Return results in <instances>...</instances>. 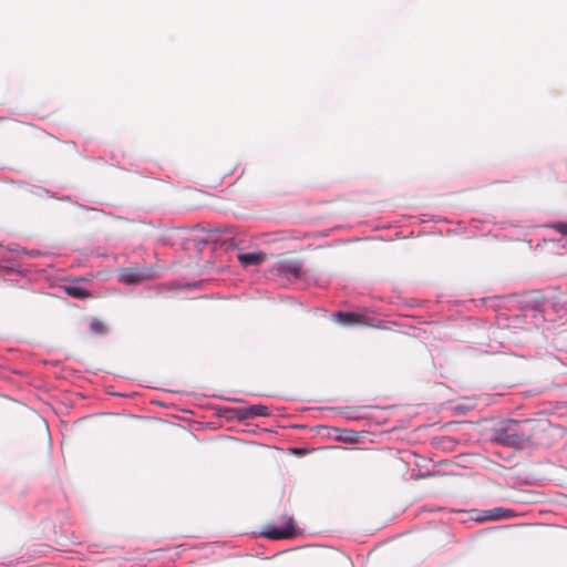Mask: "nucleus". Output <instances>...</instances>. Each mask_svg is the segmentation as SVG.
Segmentation results:
<instances>
[{
    "label": "nucleus",
    "mask_w": 567,
    "mask_h": 567,
    "mask_svg": "<svg viewBox=\"0 0 567 567\" xmlns=\"http://www.w3.org/2000/svg\"><path fill=\"white\" fill-rule=\"evenodd\" d=\"M528 423V420H506L493 430L492 441L504 446L523 449L529 440V433L525 430Z\"/></svg>",
    "instance_id": "f257e3e1"
},
{
    "label": "nucleus",
    "mask_w": 567,
    "mask_h": 567,
    "mask_svg": "<svg viewBox=\"0 0 567 567\" xmlns=\"http://www.w3.org/2000/svg\"><path fill=\"white\" fill-rule=\"evenodd\" d=\"M269 271L272 276L287 280L308 279V271L303 270L301 264L297 260H279Z\"/></svg>",
    "instance_id": "f03ea898"
},
{
    "label": "nucleus",
    "mask_w": 567,
    "mask_h": 567,
    "mask_svg": "<svg viewBox=\"0 0 567 567\" xmlns=\"http://www.w3.org/2000/svg\"><path fill=\"white\" fill-rule=\"evenodd\" d=\"M297 534L298 532L293 525L292 517H289L287 523L282 526L267 525L265 529L261 532L262 536L275 540L292 538Z\"/></svg>",
    "instance_id": "7ed1b4c3"
},
{
    "label": "nucleus",
    "mask_w": 567,
    "mask_h": 567,
    "mask_svg": "<svg viewBox=\"0 0 567 567\" xmlns=\"http://www.w3.org/2000/svg\"><path fill=\"white\" fill-rule=\"evenodd\" d=\"M152 276L151 270L138 267L123 268L118 271V281L125 285L138 284Z\"/></svg>",
    "instance_id": "20e7f679"
},
{
    "label": "nucleus",
    "mask_w": 567,
    "mask_h": 567,
    "mask_svg": "<svg viewBox=\"0 0 567 567\" xmlns=\"http://www.w3.org/2000/svg\"><path fill=\"white\" fill-rule=\"evenodd\" d=\"M231 412L235 414V417L238 420H245L249 417L256 416H268L269 408L262 404H252L248 406H243L238 409H233Z\"/></svg>",
    "instance_id": "39448f33"
},
{
    "label": "nucleus",
    "mask_w": 567,
    "mask_h": 567,
    "mask_svg": "<svg viewBox=\"0 0 567 567\" xmlns=\"http://www.w3.org/2000/svg\"><path fill=\"white\" fill-rule=\"evenodd\" d=\"M237 258L243 267L258 266L265 260L266 254L262 251L245 252L239 254Z\"/></svg>",
    "instance_id": "423d86ee"
},
{
    "label": "nucleus",
    "mask_w": 567,
    "mask_h": 567,
    "mask_svg": "<svg viewBox=\"0 0 567 567\" xmlns=\"http://www.w3.org/2000/svg\"><path fill=\"white\" fill-rule=\"evenodd\" d=\"M334 320L344 326H352L360 322V316L353 312L337 311L332 315Z\"/></svg>",
    "instance_id": "0eeeda50"
},
{
    "label": "nucleus",
    "mask_w": 567,
    "mask_h": 567,
    "mask_svg": "<svg viewBox=\"0 0 567 567\" xmlns=\"http://www.w3.org/2000/svg\"><path fill=\"white\" fill-rule=\"evenodd\" d=\"M486 515L489 520H499L505 518H511L515 516V512L509 508H503V507H495L492 509H486Z\"/></svg>",
    "instance_id": "6e6552de"
},
{
    "label": "nucleus",
    "mask_w": 567,
    "mask_h": 567,
    "mask_svg": "<svg viewBox=\"0 0 567 567\" xmlns=\"http://www.w3.org/2000/svg\"><path fill=\"white\" fill-rule=\"evenodd\" d=\"M551 305L556 311H567V291L555 292L550 297Z\"/></svg>",
    "instance_id": "1a4fd4ad"
},
{
    "label": "nucleus",
    "mask_w": 567,
    "mask_h": 567,
    "mask_svg": "<svg viewBox=\"0 0 567 567\" xmlns=\"http://www.w3.org/2000/svg\"><path fill=\"white\" fill-rule=\"evenodd\" d=\"M90 330L95 334H103L106 332V326L99 319H93L90 322Z\"/></svg>",
    "instance_id": "9d476101"
},
{
    "label": "nucleus",
    "mask_w": 567,
    "mask_h": 567,
    "mask_svg": "<svg viewBox=\"0 0 567 567\" xmlns=\"http://www.w3.org/2000/svg\"><path fill=\"white\" fill-rule=\"evenodd\" d=\"M214 233H228V234L233 235V233H234V231H233V229H230V228H225V229L216 228V229H214V230H210V231L208 233L207 237H205V238H200V239H197L198 245H206V244H208L209 241L214 240V239H213V234H214Z\"/></svg>",
    "instance_id": "9b49d317"
},
{
    "label": "nucleus",
    "mask_w": 567,
    "mask_h": 567,
    "mask_svg": "<svg viewBox=\"0 0 567 567\" xmlns=\"http://www.w3.org/2000/svg\"><path fill=\"white\" fill-rule=\"evenodd\" d=\"M337 439L346 443H353L357 441V433L354 431L346 430Z\"/></svg>",
    "instance_id": "f8f14e48"
},
{
    "label": "nucleus",
    "mask_w": 567,
    "mask_h": 567,
    "mask_svg": "<svg viewBox=\"0 0 567 567\" xmlns=\"http://www.w3.org/2000/svg\"><path fill=\"white\" fill-rule=\"evenodd\" d=\"M66 292L73 297L83 298L87 296V292L80 287H68Z\"/></svg>",
    "instance_id": "ddd939ff"
},
{
    "label": "nucleus",
    "mask_w": 567,
    "mask_h": 567,
    "mask_svg": "<svg viewBox=\"0 0 567 567\" xmlns=\"http://www.w3.org/2000/svg\"><path fill=\"white\" fill-rule=\"evenodd\" d=\"M550 227L560 233L564 237H567V223H555L550 225Z\"/></svg>",
    "instance_id": "4468645a"
},
{
    "label": "nucleus",
    "mask_w": 567,
    "mask_h": 567,
    "mask_svg": "<svg viewBox=\"0 0 567 567\" xmlns=\"http://www.w3.org/2000/svg\"><path fill=\"white\" fill-rule=\"evenodd\" d=\"M486 514H487V513H486V509H484V511H477V512L475 513V516H473V519H474L475 522H478V523H482V522H485V520H489L487 517H485V515H486Z\"/></svg>",
    "instance_id": "2eb2a0df"
},
{
    "label": "nucleus",
    "mask_w": 567,
    "mask_h": 567,
    "mask_svg": "<svg viewBox=\"0 0 567 567\" xmlns=\"http://www.w3.org/2000/svg\"><path fill=\"white\" fill-rule=\"evenodd\" d=\"M223 245H226L227 247H231V248H237L238 247V241H236V239L233 238V237L225 238L224 241H223Z\"/></svg>",
    "instance_id": "dca6fc26"
},
{
    "label": "nucleus",
    "mask_w": 567,
    "mask_h": 567,
    "mask_svg": "<svg viewBox=\"0 0 567 567\" xmlns=\"http://www.w3.org/2000/svg\"><path fill=\"white\" fill-rule=\"evenodd\" d=\"M21 254L34 257L39 255V251L21 249Z\"/></svg>",
    "instance_id": "f3484780"
},
{
    "label": "nucleus",
    "mask_w": 567,
    "mask_h": 567,
    "mask_svg": "<svg viewBox=\"0 0 567 567\" xmlns=\"http://www.w3.org/2000/svg\"><path fill=\"white\" fill-rule=\"evenodd\" d=\"M10 251H16V252H19L21 254V250H17L16 248H9Z\"/></svg>",
    "instance_id": "a211bd4d"
},
{
    "label": "nucleus",
    "mask_w": 567,
    "mask_h": 567,
    "mask_svg": "<svg viewBox=\"0 0 567 567\" xmlns=\"http://www.w3.org/2000/svg\"><path fill=\"white\" fill-rule=\"evenodd\" d=\"M347 419H351L352 420V419H355V417L352 416V415H347Z\"/></svg>",
    "instance_id": "6ab92c4d"
},
{
    "label": "nucleus",
    "mask_w": 567,
    "mask_h": 567,
    "mask_svg": "<svg viewBox=\"0 0 567 567\" xmlns=\"http://www.w3.org/2000/svg\"><path fill=\"white\" fill-rule=\"evenodd\" d=\"M296 453H301V450L295 449Z\"/></svg>",
    "instance_id": "aec40b11"
}]
</instances>
